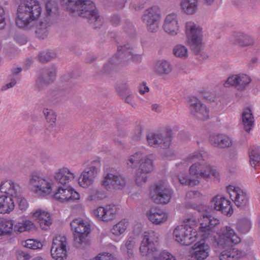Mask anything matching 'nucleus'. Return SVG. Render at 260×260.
I'll list each match as a JSON object with an SVG mask.
<instances>
[{
    "label": "nucleus",
    "instance_id": "e433bc0d",
    "mask_svg": "<svg viewBox=\"0 0 260 260\" xmlns=\"http://www.w3.org/2000/svg\"><path fill=\"white\" fill-rule=\"evenodd\" d=\"M173 54L177 58L185 59L188 57L189 51L186 46L179 44L173 47Z\"/></svg>",
    "mask_w": 260,
    "mask_h": 260
},
{
    "label": "nucleus",
    "instance_id": "a18cd8bd",
    "mask_svg": "<svg viewBox=\"0 0 260 260\" xmlns=\"http://www.w3.org/2000/svg\"><path fill=\"white\" fill-rule=\"evenodd\" d=\"M148 178V174L138 169L135 173V181L137 185H142L146 182Z\"/></svg>",
    "mask_w": 260,
    "mask_h": 260
},
{
    "label": "nucleus",
    "instance_id": "3c124183",
    "mask_svg": "<svg viewBox=\"0 0 260 260\" xmlns=\"http://www.w3.org/2000/svg\"><path fill=\"white\" fill-rule=\"evenodd\" d=\"M92 215L99 220L105 221V207L99 206L93 209L91 212Z\"/></svg>",
    "mask_w": 260,
    "mask_h": 260
},
{
    "label": "nucleus",
    "instance_id": "412c9836",
    "mask_svg": "<svg viewBox=\"0 0 260 260\" xmlns=\"http://www.w3.org/2000/svg\"><path fill=\"white\" fill-rule=\"evenodd\" d=\"M198 222L199 233L201 236L205 237L206 234L211 232L214 228L219 223V220L210 216L203 215L198 219Z\"/></svg>",
    "mask_w": 260,
    "mask_h": 260
},
{
    "label": "nucleus",
    "instance_id": "f03ea898",
    "mask_svg": "<svg viewBox=\"0 0 260 260\" xmlns=\"http://www.w3.org/2000/svg\"><path fill=\"white\" fill-rule=\"evenodd\" d=\"M214 240L219 260H237L245 256V253L242 250L229 247L240 243L241 240V237L231 226H224L220 228Z\"/></svg>",
    "mask_w": 260,
    "mask_h": 260
},
{
    "label": "nucleus",
    "instance_id": "423d86ee",
    "mask_svg": "<svg viewBox=\"0 0 260 260\" xmlns=\"http://www.w3.org/2000/svg\"><path fill=\"white\" fill-rule=\"evenodd\" d=\"M198 222L194 219H187L183 225L177 226L173 232L174 240L183 245H188L195 241L199 234L195 229Z\"/></svg>",
    "mask_w": 260,
    "mask_h": 260
},
{
    "label": "nucleus",
    "instance_id": "aec40b11",
    "mask_svg": "<svg viewBox=\"0 0 260 260\" xmlns=\"http://www.w3.org/2000/svg\"><path fill=\"white\" fill-rule=\"evenodd\" d=\"M210 246L204 241L195 243L190 251L191 260H204L209 255Z\"/></svg>",
    "mask_w": 260,
    "mask_h": 260
},
{
    "label": "nucleus",
    "instance_id": "7ed1b4c3",
    "mask_svg": "<svg viewBox=\"0 0 260 260\" xmlns=\"http://www.w3.org/2000/svg\"><path fill=\"white\" fill-rule=\"evenodd\" d=\"M41 13V7L37 0L21 3L16 11V25L19 28H29L39 19Z\"/></svg>",
    "mask_w": 260,
    "mask_h": 260
},
{
    "label": "nucleus",
    "instance_id": "de8ad7c7",
    "mask_svg": "<svg viewBox=\"0 0 260 260\" xmlns=\"http://www.w3.org/2000/svg\"><path fill=\"white\" fill-rule=\"evenodd\" d=\"M45 8L46 13L49 16L56 14L58 11L57 4L53 0H47Z\"/></svg>",
    "mask_w": 260,
    "mask_h": 260
},
{
    "label": "nucleus",
    "instance_id": "dca6fc26",
    "mask_svg": "<svg viewBox=\"0 0 260 260\" xmlns=\"http://www.w3.org/2000/svg\"><path fill=\"white\" fill-rule=\"evenodd\" d=\"M29 216L37 221L40 228L43 230H47L52 223L50 213L43 208L34 209L30 212Z\"/></svg>",
    "mask_w": 260,
    "mask_h": 260
},
{
    "label": "nucleus",
    "instance_id": "13d9d810",
    "mask_svg": "<svg viewBox=\"0 0 260 260\" xmlns=\"http://www.w3.org/2000/svg\"><path fill=\"white\" fill-rule=\"evenodd\" d=\"M94 258L96 260H114V257L112 254L107 252L100 253Z\"/></svg>",
    "mask_w": 260,
    "mask_h": 260
},
{
    "label": "nucleus",
    "instance_id": "4c0bfd02",
    "mask_svg": "<svg viewBox=\"0 0 260 260\" xmlns=\"http://www.w3.org/2000/svg\"><path fill=\"white\" fill-rule=\"evenodd\" d=\"M135 245L134 239L129 238L125 241L121 246L120 250L127 257H131L133 254V249Z\"/></svg>",
    "mask_w": 260,
    "mask_h": 260
},
{
    "label": "nucleus",
    "instance_id": "473e14b6",
    "mask_svg": "<svg viewBox=\"0 0 260 260\" xmlns=\"http://www.w3.org/2000/svg\"><path fill=\"white\" fill-rule=\"evenodd\" d=\"M43 114L46 120V126L47 128L51 129L56 126L57 115L52 109L44 108Z\"/></svg>",
    "mask_w": 260,
    "mask_h": 260
},
{
    "label": "nucleus",
    "instance_id": "5fc2aeb1",
    "mask_svg": "<svg viewBox=\"0 0 260 260\" xmlns=\"http://www.w3.org/2000/svg\"><path fill=\"white\" fill-rule=\"evenodd\" d=\"M161 19L149 21L148 22H144L146 23L147 28L149 31L155 32L157 31L159 28V24Z\"/></svg>",
    "mask_w": 260,
    "mask_h": 260
},
{
    "label": "nucleus",
    "instance_id": "ea45409f",
    "mask_svg": "<svg viewBox=\"0 0 260 260\" xmlns=\"http://www.w3.org/2000/svg\"><path fill=\"white\" fill-rule=\"evenodd\" d=\"M13 223L10 220H3L0 222V239L3 236L11 233L14 231Z\"/></svg>",
    "mask_w": 260,
    "mask_h": 260
},
{
    "label": "nucleus",
    "instance_id": "052dcab7",
    "mask_svg": "<svg viewBox=\"0 0 260 260\" xmlns=\"http://www.w3.org/2000/svg\"><path fill=\"white\" fill-rule=\"evenodd\" d=\"M186 198L189 199H200L202 197L201 193L198 191H190L186 193Z\"/></svg>",
    "mask_w": 260,
    "mask_h": 260
},
{
    "label": "nucleus",
    "instance_id": "39448f33",
    "mask_svg": "<svg viewBox=\"0 0 260 260\" xmlns=\"http://www.w3.org/2000/svg\"><path fill=\"white\" fill-rule=\"evenodd\" d=\"M61 6L74 15L97 20L98 13L94 4L89 0H60Z\"/></svg>",
    "mask_w": 260,
    "mask_h": 260
},
{
    "label": "nucleus",
    "instance_id": "a878e982",
    "mask_svg": "<svg viewBox=\"0 0 260 260\" xmlns=\"http://www.w3.org/2000/svg\"><path fill=\"white\" fill-rule=\"evenodd\" d=\"M37 229V226L35 222L26 218L17 221L14 225V232L18 233L33 232Z\"/></svg>",
    "mask_w": 260,
    "mask_h": 260
},
{
    "label": "nucleus",
    "instance_id": "4d7b16f0",
    "mask_svg": "<svg viewBox=\"0 0 260 260\" xmlns=\"http://www.w3.org/2000/svg\"><path fill=\"white\" fill-rule=\"evenodd\" d=\"M15 257L16 260H29L30 255L22 250L16 249L15 250Z\"/></svg>",
    "mask_w": 260,
    "mask_h": 260
},
{
    "label": "nucleus",
    "instance_id": "0eeeda50",
    "mask_svg": "<svg viewBox=\"0 0 260 260\" xmlns=\"http://www.w3.org/2000/svg\"><path fill=\"white\" fill-rule=\"evenodd\" d=\"M186 42L194 52H199L203 48L202 28L195 22L188 21L185 24Z\"/></svg>",
    "mask_w": 260,
    "mask_h": 260
},
{
    "label": "nucleus",
    "instance_id": "c756f323",
    "mask_svg": "<svg viewBox=\"0 0 260 260\" xmlns=\"http://www.w3.org/2000/svg\"><path fill=\"white\" fill-rule=\"evenodd\" d=\"M14 200L11 196H0V214H9L14 209Z\"/></svg>",
    "mask_w": 260,
    "mask_h": 260
},
{
    "label": "nucleus",
    "instance_id": "79ce46f5",
    "mask_svg": "<svg viewBox=\"0 0 260 260\" xmlns=\"http://www.w3.org/2000/svg\"><path fill=\"white\" fill-rule=\"evenodd\" d=\"M117 212V208L114 205L105 206V222H108L114 219Z\"/></svg>",
    "mask_w": 260,
    "mask_h": 260
},
{
    "label": "nucleus",
    "instance_id": "9b49d317",
    "mask_svg": "<svg viewBox=\"0 0 260 260\" xmlns=\"http://www.w3.org/2000/svg\"><path fill=\"white\" fill-rule=\"evenodd\" d=\"M126 164L130 168H134L139 165L138 169L148 174L154 169L152 156L146 155L141 151L136 152L130 155Z\"/></svg>",
    "mask_w": 260,
    "mask_h": 260
},
{
    "label": "nucleus",
    "instance_id": "0e129e2a",
    "mask_svg": "<svg viewBox=\"0 0 260 260\" xmlns=\"http://www.w3.org/2000/svg\"><path fill=\"white\" fill-rule=\"evenodd\" d=\"M139 91L141 94H144L149 91V88L146 83H143L140 85Z\"/></svg>",
    "mask_w": 260,
    "mask_h": 260
},
{
    "label": "nucleus",
    "instance_id": "72a5a7b5",
    "mask_svg": "<svg viewBox=\"0 0 260 260\" xmlns=\"http://www.w3.org/2000/svg\"><path fill=\"white\" fill-rule=\"evenodd\" d=\"M142 19L144 22L161 19V15L157 7H152L145 10Z\"/></svg>",
    "mask_w": 260,
    "mask_h": 260
},
{
    "label": "nucleus",
    "instance_id": "4be33fe9",
    "mask_svg": "<svg viewBox=\"0 0 260 260\" xmlns=\"http://www.w3.org/2000/svg\"><path fill=\"white\" fill-rule=\"evenodd\" d=\"M0 191L5 193L4 195L14 198L18 197L21 192L19 184L11 179L2 180L0 182Z\"/></svg>",
    "mask_w": 260,
    "mask_h": 260
},
{
    "label": "nucleus",
    "instance_id": "a211bd4d",
    "mask_svg": "<svg viewBox=\"0 0 260 260\" xmlns=\"http://www.w3.org/2000/svg\"><path fill=\"white\" fill-rule=\"evenodd\" d=\"M189 109L193 116L201 119H206L209 116V110L196 97L192 96L189 100Z\"/></svg>",
    "mask_w": 260,
    "mask_h": 260
},
{
    "label": "nucleus",
    "instance_id": "4468645a",
    "mask_svg": "<svg viewBox=\"0 0 260 260\" xmlns=\"http://www.w3.org/2000/svg\"><path fill=\"white\" fill-rule=\"evenodd\" d=\"M172 194V190L166 182L157 183L150 192V197L154 202L162 204L170 201Z\"/></svg>",
    "mask_w": 260,
    "mask_h": 260
},
{
    "label": "nucleus",
    "instance_id": "49530a36",
    "mask_svg": "<svg viewBox=\"0 0 260 260\" xmlns=\"http://www.w3.org/2000/svg\"><path fill=\"white\" fill-rule=\"evenodd\" d=\"M14 199L16 200L18 204V208L22 212H25L29 207V204L27 201L22 196L20 192L18 197H15Z\"/></svg>",
    "mask_w": 260,
    "mask_h": 260
},
{
    "label": "nucleus",
    "instance_id": "20e7f679",
    "mask_svg": "<svg viewBox=\"0 0 260 260\" xmlns=\"http://www.w3.org/2000/svg\"><path fill=\"white\" fill-rule=\"evenodd\" d=\"M29 189L41 198H50L55 188V182L50 176L40 171L32 172L28 181Z\"/></svg>",
    "mask_w": 260,
    "mask_h": 260
},
{
    "label": "nucleus",
    "instance_id": "58836bf2",
    "mask_svg": "<svg viewBox=\"0 0 260 260\" xmlns=\"http://www.w3.org/2000/svg\"><path fill=\"white\" fill-rule=\"evenodd\" d=\"M115 174L108 173L104 177L102 182V186L107 190L114 191Z\"/></svg>",
    "mask_w": 260,
    "mask_h": 260
},
{
    "label": "nucleus",
    "instance_id": "c9c22d12",
    "mask_svg": "<svg viewBox=\"0 0 260 260\" xmlns=\"http://www.w3.org/2000/svg\"><path fill=\"white\" fill-rule=\"evenodd\" d=\"M21 245L24 248L33 250H40L43 247L42 242L36 239H28L22 241Z\"/></svg>",
    "mask_w": 260,
    "mask_h": 260
},
{
    "label": "nucleus",
    "instance_id": "774afa93",
    "mask_svg": "<svg viewBox=\"0 0 260 260\" xmlns=\"http://www.w3.org/2000/svg\"><path fill=\"white\" fill-rule=\"evenodd\" d=\"M31 260H46L44 257L40 255H37L31 259Z\"/></svg>",
    "mask_w": 260,
    "mask_h": 260
},
{
    "label": "nucleus",
    "instance_id": "f704fd0d",
    "mask_svg": "<svg viewBox=\"0 0 260 260\" xmlns=\"http://www.w3.org/2000/svg\"><path fill=\"white\" fill-rule=\"evenodd\" d=\"M250 164L252 167L260 165V147L252 146L250 147L249 152Z\"/></svg>",
    "mask_w": 260,
    "mask_h": 260
},
{
    "label": "nucleus",
    "instance_id": "8fccbe9b",
    "mask_svg": "<svg viewBox=\"0 0 260 260\" xmlns=\"http://www.w3.org/2000/svg\"><path fill=\"white\" fill-rule=\"evenodd\" d=\"M238 87L240 88H244L251 81L250 77L243 73L238 74Z\"/></svg>",
    "mask_w": 260,
    "mask_h": 260
},
{
    "label": "nucleus",
    "instance_id": "c03bdc74",
    "mask_svg": "<svg viewBox=\"0 0 260 260\" xmlns=\"http://www.w3.org/2000/svg\"><path fill=\"white\" fill-rule=\"evenodd\" d=\"M101 199L100 192L97 189L93 188L88 190L85 201L88 203H91L96 202Z\"/></svg>",
    "mask_w": 260,
    "mask_h": 260
},
{
    "label": "nucleus",
    "instance_id": "7c9ffc66",
    "mask_svg": "<svg viewBox=\"0 0 260 260\" xmlns=\"http://www.w3.org/2000/svg\"><path fill=\"white\" fill-rule=\"evenodd\" d=\"M172 71L171 63L166 60H160L157 61L154 66V71L160 76L169 75Z\"/></svg>",
    "mask_w": 260,
    "mask_h": 260
},
{
    "label": "nucleus",
    "instance_id": "09e8293b",
    "mask_svg": "<svg viewBox=\"0 0 260 260\" xmlns=\"http://www.w3.org/2000/svg\"><path fill=\"white\" fill-rule=\"evenodd\" d=\"M37 37L41 39L46 38L48 34L47 24L46 23H41L37 26L36 30Z\"/></svg>",
    "mask_w": 260,
    "mask_h": 260
},
{
    "label": "nucleus",
    "instance_id": "a19ab883",
    "mask_svg": "<svg viewBox=\"0 0 260 260\" xmlns=\"http://www.w3.org/2000/svg\"><path fill=\"white\" fill-rule=\"evenodd\" d=\"M251 222L248 219H242L237 224V230L241 234H246L251 229Z\"/></svg>",
    "mask_w": 260,
    "mask_h": 260
},
{
    "label": "nucleus",
    "instance_id": "393cba45",
    "mask_svg": "<svg viewBox=\"0 0 260 260\" xmlns=\"http://www.w3.org/2000/svg\"><path fill=\"white\" fill-rule=\"evenodd\" d=\"M148 219L153 224H160L164 223L168 219L166 212L157 208H151L146 213Z\"/></svg>",
    "mask_w": 260,
    "mask_h": 260
},
{
    "label": "nucleus",
    "instance_id": "6e6d98bb",
    "mask_svg": "<svg viewBox=\"0 0 260 260\" xmlns=\"http://www.w3.org/2000/svg\"><path fill=\"white\" fill-rule=\"evenodd\" d=\"M55 54L50 51H43L41 52L39 55V59L40 61L44 62L48 61L51 59L55 57Z\"/></svg>",
    "mask_w": 260,
    "mask_h": 260
},
{
    "label": "nucleus",
    "instance_id": "bf43d9fd",
    "mask_svg": "<svg viewBox=\"0 0 260 260\" xmlns=\"http://www.w3.org/2000/svg\"><path fill=\"white\" fill-rule=\"evenodd\" d=\"M157 260H174V257L169 252L163 251H161L159 257H157Z\"/></svg>",
    "mask_w": 260,
    "mask_h": 260
},
{
    "label": "nucleus",
    "instance_id": "bb28decb",
    "mask_svg": "<svg viewBox=\"0 0 260 260\" xmlns=\"http://www.w3.org/2000/svg\"><path fill=\"white\" fill-rule=\"evenodd\" d=\"M128 225V221L124 219L113 225L110 232L115 241L118 242L120 240V236L124 234Z\"/></svg>",
    "mask_w": 260,
    "mask_h": 260
},
{
    "label": "nucleus",
    "instance_id": "cd10ccee",
    "mask_svg": "<svg viewBox=\"0 0 260 260\" xmlns=\"http://www.w3.org/2000/svg\"><path fill=\"white\" fill-rule=\"evenodd\" d=\"M211 144L219 148H226L232 146V139L228 136L217 134L212 135L210 139Z\"/></svg>",
    "mask_w": 260,
    "mask_h": 260
},
{
    "label": "nucleus",
    "instance_id": "e2e57ef3",
    "mask_svg": "<svg viewBox=\"0 0 260 260\" xmlns=\"http://www.w3.org/2000/svg\"><path fill=\"white\" fill-rule=\"evenodd\" d=\"M142 127L140 125H138L136 126L134 132V137L136 140L139 139L142 135Z\"/></svg>",
    "mask_w": 260,
    "mask_h": 260
},
{
    "label": "nucleus",
    "instance_id": "338daca9",
    "mask_svg": "<svg viewBox=\"0 0 260 260\" xmlns=\"http://www.w3.org/2000/svg\"><path fill=\"white\" fill-rule=\"evenodd\" d=\"M47 74H48L49 79L50 80H52L55 76V74H56L55 69V68L51 69L50 71H48Z\"/></svg>",
    "mask_w": 260,
    "mask_h": 260
},
{
    "label": "nucleus",
    "instance_id": "f8f14e48",
    "mask_svg": "<svg viewBox=\"0 0 260 260\" xmlns=\"http://www.w3.org/2000/svg\"><path fill=\"white\" fill-rule=\"evenodd\" d=\"M68 244L67 238L56 235L52 240L50 249L51 257L54 260H66L68 257Z\"/></svg>",
    "mask_w": 260,
    "mask_h": 260
},
{
    "label": "nucleus",
    "instance_id": "6ab92c4d",
    "mask_svg": "<svg viewBox=\"0 0 260 260\" xmlns=\"http://www.w3.org/2000/svg\"><path fill=\"white\" fill-rule=\"evenodd\" d=\"M211 205L215 210L227 216H231L233 212L230 201L221 194L214 197L211 200Z\"/></svg>",
    "mask_w": 260,
    "mask_h": 260
},
{
    "label": "nucleus",
    "instance_id": "603ef678",
    "mask_svg": "<svg viewBox=\"0 0 260 260\" xmlns=\"http://www.w3.org/2000/svg\"><path fill=\"white\" fill-rule=\"evenodd\" d=\"M238 74H233L230 75L224 83V86L230 87L234 86L238 87Z\"/></svg>",
    "mask_w": 260,
    "mask_h": 260
},
{
    "label": "nucleus",
    "instance_id": "864d4df0",
    "mask_svg": "<svg viewBox=\"0 0 260 260\" xmlns=\"http://www.w3.org/2000/svg\"><path fill=\"white\" fill-rule=\"evenodd\" d=\"M114 190L121 189L126 185V181L124 178L120 175H115Z\"/></svg>",
    "mask_w": 260,
    "mask_h": 260
},
{
    "label": "nucleus",
    "instance_id": "5701e85b",
    "mask_svg": "<svg viewBox=\"0 0 260 260\" xmlns=\"http://www.w3.org/2000/svg\"><path fill=\"white\" fill-rule=\"evenodd\" d=\"M230 41L241 47H251L255 43V40L251 36L243 32L233 34L230 37Z\"/></svg>",
    "mask_w": 260,
    "mask_h": 260
},
{
    "label": "nucleus",
    "instance_id": "680f3d73",
    "mask_svg": "<svg viewBox=\"0 0 260 260\" xmlns=\"http://www.w3.org/2000/svg\"><path fill=\"white\" fill-rule=\"evenodd\" d=\"M5 13L2 8H0V29L5 26Z\"/></svg>",
    "mask_w": 260,
    "mask_h": 260
},
{
    "label": "nucleus",
    "instance_id": "c85d7f7f",
    "mask_svg": "<svg viewBox=\"0 0 260 260\" xmlns=\"http://www.w3.org/2000/svg\"><path fill=\"white\" fill-rule=\"evenodd\" d=\"M242 123L243 128L247 132L251 131L254 126V116L253 112L250 108H246L243 109L241 115Z\"/></svg>",
    "mask_w": 260,
    "mask_h": 260
},
{
    "label": "nucleus",
    "instance_id": "2f4dec72",
    "mask_svg": "<svg viewBox=\"0 0 260 260\" xmlns=\"http://www.w3.org/2000/svg\"><path fill=\"white\" fill-rule=\"evenodd\" d=\"M180 6L184 13L187 15H192L197 11L198 0H182Z\"/></svg>",
    "mask_w": 260,
    "mask_h": 260
},
{
    "label": "nucleus",
    "instance_id": "6e6552de",
    "mask_svg": "<svg viewBox=\"0 0 260 260\" xmlns=\"http://www.w3.org/2000/svg\"><path fill=\"white\" fill-rule=\"evenodd\" d=\"M141 59V56L138 54L132 48L126 46H122L118 49L115 56L112 57L105 65L104 69L106 72L114 69L120 63L139 62Z\"/></svg>",
    "mask_w": 260,
    "mask_h": 260
},
{
    "label": "nucleus",
    "instance_id": "2eb2a0df",
    "mask_svg": "<svg viewBox=\"0 0 260 260\" xmlns=\"http://www.w3.org/2000/svg\"><path fill=\"white\" fill-rule=\"evenodd\" d=\"M162 29L170 36L178 35L180 31L181 24L178 15L175 13H170L165 17Z\"/></svg>",
    "mask_w": 260,
    "mask_h": 260
},
{
    "label": "nucleus",
    "instance_id": "f257e3e1",
    "mask_svg": "<svg viewBox=\"0 0 260 260\" xmlns=\"http://www.w3.org/2000/svg\"><path fill=\"white\" fill-rule=\"evenodd\" d=\"M202 155L197 152L189 154L187 157V161L194 162L189 168V177H184L181 174L187 167L185 162L176 165L177 171L180 173L178 179L180 183L194 186L200 183L201 178L208 180L213 177L217 178L219 176L217 170L208 164L202 161Z\"/></svg>",
    "mask_w": 260,
    "mask_h": 260
},
{
    "label": "nucleus",
    "instance_id": "1a4fd4ad",
    "mask_svg": "<svg viewBox=\"0 0 260 260\" xmlns=\"http://www.w3.org/2000/svg\"><path fill=\"white\" fill-rule=\"evenodd\" d=\"M100 159L92 160L80 173L77 180L78 185L83 188H87L91 186L100 172Z\"/></svg>",
    "mask_w": 260,
    "mask_h": 260
},
{
    "label": "nucleus",
    "instance_id": "f3484780",
    "mask_svg": "<svg viewBox=\"0 0 260 260\" xmlns=\"http://www.w3.org/2000/svg\"><path fill=\"white\" fill-rule=\"evenodd\" d=\"M226 191L237 206L243 207L247 205L248 197L246 192L239 186L229 185L226 187Z\"/></svg>",
    "mask_w": 260,
    "mask_h": 260
},
{
    "label": "nucleus",
    "instance_id": "69168bd1",
    "mask_svg": "<svg viewBox=\"0 0 260 260\" xmlns=\"http://www.w3.org/2000/svg\"><path fill=\"white\" fill-rule=\"evenodd\" d=\"M16 80L14 79H12L10 82L7 83L5 87H4V89H7L10 88H12L14 87L16 84Z\"/></svg>",
    "mask_w": 260,
    "mask_h": 260
},
{
    "label": "nucleus",
    "instance_id": "37998d69",
    "mask_svg": "<svg viewBox=\"0 0 260 260\" xmlns=\"http://www.w3.org/2000/svg\"><path fill=\"white\" fill-rule=\"evenodd\" d=\"M147 140L148 144L152 147L158 146L162 141L161 135L154 133L148 134Z\"/></svg>",
    "mask_w": 260,
    "mask_h": 260
},
{
    "label": "nucleus",
    "instance_id": "b1692460",
    "mask_svg": "<svg viewBox=\"0 0 260 260\" xmlns=\"http://www.w3.org/2000/svg\"><path fill=\"white\" fill-rule=\"evenodd\" d=\"M76 174L69 168L63 167L58 169L54 173V178L59 183L65 185L74 180Z\"/></svg>",
    "mask_w": 260,
    "mask_h": 260
},
{
    "label": "nucleus",
    "instance_id": "ddd939ff",
    "mask_svg": "<svg viewBox=\"0 0 260 260\" xmlns=\"http://www.w3.org/2000/svg\"><path fill=\"white\" fill-rule=\"evenodd\" d=\"M70 225L76 242L79 244L85 242V238L90 231L89 222L86 219L77 218L71 222Z\"/></svg>",
    "mask_w": 260,
    "mask_h": 260
},
{
    "label": "nucleus",
    "instance_id": "9d476101",
    "mask_svg": "<svg viewBox=\"0 0 260 260\" xmlns=\"http://www.w3.org/2000/svg\"><path fill=\"white\" fill-rule=\"evenodd\" d=\"M60 203H69L78 201L81 199L80 193L71 185L58 186L53 191L50 197Z\"/></svg>",
    "mask_w": 260,
    "mask_h": 260
}]
</instances>
